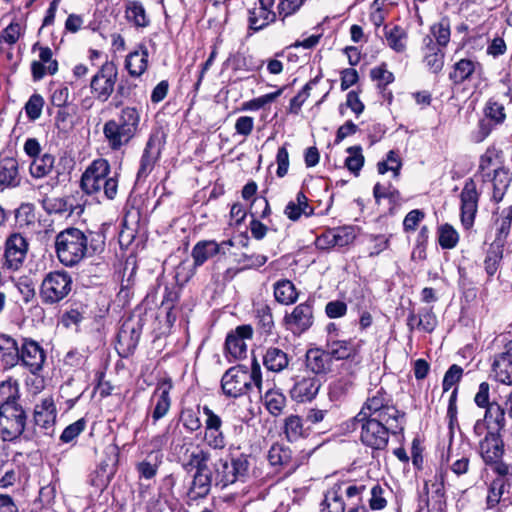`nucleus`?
<instances>
[{
	"label": "nucleus",
	"instance_id": "obj_1",
	"mask_svg": "<svg viewBox=\"0 0 512 512\" xmlns=\"http://www.w3.org/2000/svg\"><path fill=\"white\" fill-rule=\"evenodd\" d=\"M106 247L103 228L82 231L68 227L55 237V252L59 261L66 267H74L85 258L102 254Z\"/></svg>",
	"mask_w": 512,
	"mask_h": 512
},
{
	"label": "nucleus",
	"instance_id": "obj_2",
	"mask_svg": "<svg viewBox=\"0 0 512 512\" xmlns=\"http://www.w3.org/2000/svg\"><path fill=\"white\" fill-rule=\"evenodd\" d=\"M8 388L10 394L7 400L3 401L0 405V435L4 441H13L19 438L25 431L27 423V415L19 404V384L18 381L12 378L4 383L0 392Z\"/></svg>",
	"mask_w": 512,
	"mask_h": 512
},
{
	"label": "nucleus",
	"instance_id": "obj_3",
	"mask_svg": "<svg viewBox=\"0 0 512 512\" xmlns=\"http://www.w3.org/2000/svg\"><path fill=\"white\" fill-rule=\"evenodd\" d=\"M140 125V112L136 107H124L116 118L104 123L103 135L112 151L127 146L137 135Z\"/></svg>",
	"mask_w": 512,
	"mask_h": 512
},
{
	"label": "nucleus",
	"instance_id": "obj_4",
	"mask_svg": "<svg viewBox=\"0 0 512 512\" xmlns=\"http://www.w3.org/2000/svg\"><path fill=\"white\" fill-rule=\"evenodd\" d=\"M220 384L223 395L229 399L248 395L253 385L260 390L262 372L259 363L254 359L251 371L244 365L230 367L222 375Z\"/></svg>",
	"mask_w": 512,
	"mask_h": 512
},
{
	"label": "nucleus",
	"instance_id": "obj_5",
	"mask_svg": "<svg viewBox=\"0 0 512 512\" xmlns=\"http://www.w3.org/2000/svg\"><path fill=\"white\" fill-rule=\"evenodd\" d=\"M405 421L382 420L379 418L366 417V419L354 420V426L360 427L361 442L372 449L382 450L389 441V434L402 433Z\"/></svg>",
	"mask_w": 512,
	"mask_h": 512
},
{
	"label": "nucleus",
	"instance_id": "obj_6",
	"mask_svg": "<svg viewBox=\"0 0 512 512\" xmlns=\"http://www.w3.org/2000/svg\"><path fill=\"white\" fill-rule=\"evenodd\" d=\"M366 417L405 421V413L393 405L392 396L383 387L369 391L365 403L354 420H363Z\"/></svg>",
	"mask_w": 512,
	"mask_h": 512
},
{
	"label": "nucleus",
	"instance_id": "obj_7",
	"mask_svg": "<svg viewBox=\"0 0 512 512\" xmlns=\"http://www.w3.org/2000/svg\"><path fill=\"white\" fill-rule=\"evenodd\" d=\"M479 454L489 469L499 477H512V465L502 460L504 441L501 432L487 431L479 441Z\"/></svg>",
	"mask_w": 512,
	"mask_h": 512
},
{
	"label": "nucleus",
	"instance_id": "obj_8",
	"mask_svg": "<svg viewBox=\"0 0 512 512\" xmlns=\"http://www.w3.org/2000/svg\"><path fill=\"white\" fill-rule=\"evenodd\" d=\"M72 289V278L65 271L48 273L40 287L42 303L53 305L68 296Z\"/></svg>",
	"mask_w": 512,
	"mask_h": 512
},
{
	"label": "nucleus",
	"instance_id": "obj_9",
	"mask_svg": "<svg viewBox=\"0 0 512 512\" xmlns=\"http://www.w3.org/2000/svg\"><path fill=\"white\" fill-rule=\"evenodd\" d=\"M118 79V68L114 61L106 60L92 76L90 91L99 102H106L112 96Z\"/></svg>",
	"mask_w": 512,
	"mask_h": 512
},
{
	"label": "nucleus",
	"instance_id": "obj_10",
	"mask_svg": "<svg viewBox=\"0 0 512 512\" xmlns=\"http://www.w3.org/2000/svg\"><path fill=\"white\" fill-rule=\"evenodd\" d=\"M165 139L159 132H152L145 144L139 161L137 181H145L161 159Z\"/></svg>",
	"mask_w": 512,
	"mask_h": 512
},
{
	"label": "nucleus",
	"instance_id": "obj_11",
	"mask_svg": "<svg viewBox=\"0 0 512 512\" xmlns=\"http://www.w3.org/2000/svg\"><path fill=\"white\" fill-rule=\"evenodd\" d=\"M46 361V352L36 340L20 337L19 364L33 375H39Z\"/></svg>",
	"mask_w": 512,
	"mask_h": 512
},
{
	"label": "nucleus",
	"instance_id": "obj_12",
	"mask_svg": "<svg viewBox=\"0 0 512 512\" xmlns=\"http://www.w3.org/2000/svg\"><path fill=\"white\" fill-rule=\"evenodd\" d=\"M143 323L141 319H126L117 334L116 349L120 356L128 357L138 346L142 334Z\"/></svg>",
	"mask_w": 512,
	"mask_h": 512
},
{
	"label": "nucleus",
	"instance_id": "obj_13",
	"mask_svg": "<svg viewBox=\"0 0 512 512\" xmlns=\"http://www.w3.org/2000/svg\"><path fill=\"white\" fill-rule=\"evenodd\" d=\"M111 166L107 159L94 160L83 172L80 179V187L87 195L100 194L99 181L109 176Z\"/></svg>",
	"mask_w": 512,
	"mask_h": 512
},
{
	"label": "nucleus",
	"instance_id": "obj_14",
	"mask_svg": "<svg viewBox=\"0 0 512 512\" xmlns=\"http://www.w3.org/2000/svg\"><path fill=\"white\" fill-rule=\"evenodd\" d=\"M202 410L206 417L203 441L213 450H223L226 447V437L222 430V418L207 405Z\"/></svg>",
	"mask_w": 512,
	"mask_h": 512
},
{
	"label": "nucleus",
	"instance_id": "obj_15",
	"mask_svg": "<svg viewBox=\"0 0 512 512\" xmlns=\"http://www.w3.org/2000/svg\"><path fill=\"white\" fill-rule=\"evenodd\" d=\"M57 417V409L54 400L51 397L42 399L34 407L33 423L45 436H53L55 432V424Z\"/></svg>",
	"mask_w": 512,
	"mask_h": 512
},
{
	"label": "nucleus",
	"instance_id": "obj_16",
	"mask_svg": "<svg viewBox=\"0 0 512 512\" xmlns=\"http://www.w3.org/2000/svg\"><path fill=\"white\" fill-rule=\"evenodd\" d=\"M461 199V223L466 230H469L475 220L478 209L479 193L476 183L472 178L465 181L460 194Z\"/></svg>",
	"mask_w": 512,
	"mask_h": 512
},
{
	"label": "nucleus",
	"instance_id": "obj_17",
	"mask_svg": "<svg viewBox=\"0 0 512 512\" xmlns=\"http://www.w3.org/2000/svg\"><path fill=\"white\" fill-rule=\"evenodd\" d=\"M28 242L20 233H12L5 241L4 265L10 270H18L28 251Z\"/></svg>",
	"mask_w": 512,
	"mask_h": 512
},
{
	"label": "nucleus",
	"instance_id": "obj_18",
	"mask_svg": "<svg viewBox=\"0 0 512 512\" xmlns=\"http://www.w3.org/2000/svg\"><path fill=\"white\" fill-rule=\"evenodd\" d=\"M322 386L319 377L304 372L297 375L290 389L291 398L299 403L312 401Z\"/></svg>",
	"mask_w": 512,
	"mask_h": 512
},
{
	"label": "nucleus",
	"instance_id": "obj_19",
	"mask_svg": "<svg viewBox=\"0 0 512 512\" xmlns=\"http://www.w3.org/2000/svg\"><path fill=\"white\" fill-rule=\"evenodd\" d=\"M286 328L294 335H301L313 324V306L309 302L298 304L290 314L284 316Z\"/></svg>",
	"mask_w": 512,
	"mask_h": 512
},
{
	"label": "nucleus",
	"instance_id": "obj_20",
	"mask_svg": "<svg viewBox=\"0 0 512 512\" xmlns=\"http://www.w3.org/2000/svg\"><path fill=\"white\" fill-rule=\"evenodd\" d=\"M341 369L347 373H341L328 387V396L332 402L344 401L353 392L356 385L357 375L354 371H349L350 364H342Z\"/></svg>",
	"mask_w": 512,
	"mask_h": 512
},
{
	"label": "nucleus",
	"instance_id": "obj_21",
	"mask_svg": "<svg viewBox=\"0 0 512 512\" xmlns=\"http://www.w3.org/2000/svg\"><path fill=\"white\" fill-rule=\"evenodd\" d=\"M252 336L253 329L251 325H240L234 331L229 333L225 341V351L227 356H231L234 360L244 358L247 353L245 340L251 339Z\"/></svg>",
	"mask_w": 512,
	"mask_h": 512
},
{
	"label": "nucleus",
	"instance_id": "obj_22",
	"mask_svg": "<svg viewBox=\"0 0 512 512\" xmlns=\"http://www.w3.org/2000/svg\"><path fill=\"white\" fill-rule=\"evenodd\" d=\"M258 3L259 7L248 11V27L254 32L264 29L278 18L277 12L272 10L275 0H258Z\"/></svg>",
	"mask_w": 512,
	"mask_h": 512
},
{
	"label": "nucleus",
	"instance_id": "obj_23",
	"mask_svg": "<svg viewBox=\"0 0 512 512\" xmlns=\"http://www.w3.org/2000/svg\"><path fill=\"white\" fill-rule=\"evenodd\" d=\"M361 347L362 341L353 338L347 340L327 338L326 341V349L332 360H355L359 357Z\"/></svg>",
	"mask_w": 512,
	"mask_h": 512
},
{
	"label": "nucleus",
	"instance_id": "obj_24",
	"mask_svg": "<svg viewBox=\"0 0 512 512\" xmlns=\"http://www.w3.org/2000/svg\"><path fill=\"white\" fill-rule=\"evenodd\" d=\"M492 372L497 381L512 384V338L504 344L499 353L495 354Z\"/></svg>",
	"mask_w": 512,
	"mask_h": 512
},
{
	"label": "nucleus",
	"instance_id": "obj_25",
	"mask_svg": "<svg viewBox=\"0 0 512 512\" xmlns=\"http://www.w3.org/2000/svg\"><path fill=\"white\" fill-rule=\"evenodd\" d=\"M483 70L482 64L474 58H462L456 61L449 72V80L456 86L471 81L475 74Z\"/></svg>",
	"mask_w": 512,
	"mask_h": 512
},
{
	"label": "nucleus",
	"instance_id": "obj_26",
	"mask_svg": "<svg viewBox=\"0 0 512 512\" xmlns=\"http://www.w3.org/2000/svg\"><path fill=\"white\" fill-rule=\"evenodd\" d=\"M305 372L319 377L326 375L332 369V359L327 349L311 348L305 354Z\"/></svg>",
	"mask_w": 512,
	"mask_h": 512
},
{
	"label": "nucleus",
	"instance_id": "obj_27",
	"mask_svg": "<svg viewBox=\"0 0 512 512\" xmlns=\"http://www.w3.org/2000/svg\"><path fill=\"white\" fill-rule=\"evenodd\" d=\"M267 459L270 465L276 468V471H284V477L290 476L298 467L297 462L292 460L291 450L279 443L270 447Z\"/></svg>",
	"mask_w": 512,
	"mask_h": 512
},
{
	"label": "nucleus",
	"instance_id": "obj_28",
	"mask_svg": "<svg viewBox=\"0 0 512 512\" xmlns=\"http://www.w3.org/2000/svg\"><path fill=\"white\" fill-rule=\"evenodd\" d=\"M173 387L171 379H163L158 382L157 387L153 393L152 401L155 405L152 411L153 423H156L167 415L171 407L170 391Z\"/></svg>",
	"mask_w": 512,
	"mask_h": 512
},
{
	"label": "nucleus",
	"instance_id": "obj_29",
	"mask_svg": "<svg viewBox=\"0 0 512 512\" xmlns=\"http://www.w3.org/2000/svg\"><path fill=\"white\" fill-rule=\"evenodd\" d=\"M211 454L209 451L201 448L194 450L187 463L184 464V468L188 472H194L193 478H204L205 480H212V471L209 468V461Z\"/></svg>",
	"mask_w": 512,
	"mask_h": 512
},
{
	"label": "nucleus",
	"instance_id": "obj_30",
	"mask_svg": "<svg viewBox=\"0 0 512 512\" xmlns=\"http://www.w3.org/2000/svg\"><path fill=\"white\" fill-rule=\"evenodd\" d=\"M483 181H491L493 187L492 200L496 203L502 201L508 187L512 181V174L509 169L503 165L496 167L493 174L485 173L482 175Z\"/></svg>",
	"mask_w": 512,
	"mask_h": 512
},
{
	"label": "nucleus",
	"instance_id": "obj_31",
	"mask_svg": "<svg viewBox=\"0 0 512 512\" xmlns=\"http://www.w3.org/2000/svg\"><path fill=\"white\" fill-rule=\"evenodd\" d=\"M20 337L0 334V363L3 369H12L19 364Z\"/></svg>",
	"mask_w": 512,
	"mask_h": 512
},
{
	"label": "nucleus",
	"instance_id": "obj_32",
	"mask_svg": "<svg viewBox=\"0 0 512 512\" xmlns=\"http://www.w3.org/2000/svg\"><path fill=\"white\" fill-rule=\"evenodd\" d=\"M511 489V482H491L486 497L487 508L492 509L498 504L504 507L512 505Z\"/></svg>",
	"mask_w": 512,
	"mask_h": 512
},
{
	"label": "nucleus",
	"instance_id": "obj_33",
	"mask_svg": "<svg viewBox=\"0 0 512 512\" xmlns=\"http://www.w3.org/2000/svg\"><path fill=\"white\" fill-rule=\"evenodd\" d=\"M423 44L424 63L430 72L438 74L444 67V49L434 45L433 39L430 36L424 37Z\"/></svg>",
	"mask_w": 512,
	"mask_h": 512
},
{
	"label": "nucleus",
	"instance_id": "obj_34",
	"mask_svg": "<svg viewBox=\"0 0 512 512\" xmlns=\"http://www.w3.org/2000/svg\"><path fill=\"white\" fill-rule=\"evenodd\" d=\"M291 357L288 353L279 347H267L263 356L262 362L264 367L274 373H280L288 368Z\"/></svg>",
	"mask_w": 512,
	"mask_h": 512
},
{
	"label": "nucleus",
	"instance_id": "obj_35",
	"mask_svg": "<svg viewBox=\"0 0 512 512\" xmlns=\"http://www.w3.org/2000/svg\"><path fill=\"white\" fill-rule=\"evenodd\" d=\"M124 17L129 24L137 29L147 28L151 23L143 3L139 0L125 2Z\"/></svg>",
	"mask_w": 512,
	"mask_h": 512
},
{
	"label": "nucleus",
	"instance_id": "obj_36",
	"mask_svg": "<svg viewBox=\"0 0 512 512\" xmlns=\"http://www.w3.org/2000/svg\"><path fill=\"white\" fill-rule=\"evenodd\" d=\"M149 52L145 45H139V50L130 52L125 59V68L132 77L141 76L148 68Z\"/></svg>",
	"mask_w": 512,
	"mask_h": 512
},
{
	"label": "nucleus",
	"instance_id": "obj_37",
	"mask_svg": "<svg viewBox=\"0 0 512 512\" xmlns=\"http://www.w3.org/2000/svg\"><path fill=\"white\" fill-rule=\"evenodd\" d=\"M221 253V245L215 240H202L192 248L191 256L194 267L202 266L206 261Z\"/></svg>",
	"mask_w": 512,
	"mask_h": 512
},
{
	"label": "nucleus",
	"instance_id": "obj_38",
	"mask_svg": "<svg viewBox=\"0 0 512 512\" xmlns=\"http://www.w3.org/2000/svg\"><path fill=\"white\" fill-rule=\"evenodd\" d=\"M284 214L291 221H297L302 215L309 217L314 214V208L309 205L307 196L299 191L295 200L288 202L284 209Z\"/></svg>",
	"mask_w": 512,
	"mask_h": 512
},
{
	"label": "nucleus",
	"instance_id": "obj_39",
	"mask_svg": "<svg viewBox=\"0 0 512 512\" xmlns=\"http://www.w3.org/2000/svg\"><path fill=\"white\" fill-rule=\"evenodd\" d=\"M219 462L223 468V471L221 472L223 478H226L229 475L233 476L235 479L249 476L250 461L248 455L240 454L239 456L232 458L231 467H229L226 460L220 459Z\"/></svg>",
	"mask_w": 512,
	"mask_h": 512
},
{
	"label": "nucleus",
	"instance_id": "obj_40",
	"mask_svg": "<svg viewBox=\"0 0 512 512\" xmlns=\"http://www.w3.org/2000/svg\"><path fill=\"white\" fill-rule=\"evenodd\" d=\"M20 184L18 162L15 158L5 157L0 160V186L16 187Z\"/></svg>",
	"mask_w": 512,
	"mask_h": 512
},
{
	"label": "nucleus",
	"instance_id": "obj_41",
	"mask_svg": "<svg viewBox=\"0 0 512 512\" xmlns=\"http://www.w3.org/2000/svg\"><path fill=\"white\" fill-rule=\"evenodd\" d=\"M444 482H424L422 490L419 492V510L429 506L430 499L436 503H441L444 498Z\"/></svg>",
	"mask_w": 512,
	"mask_h": 512
},
{
	"label": "nucleus",
	"instance_id": "obj_42",
	"mask_svg": "<svg viewBox=\"0 0 512 512\" xmlns=\"http://www.w3.org/2000/svg\"><path fill=\"white\" fill-rule=\"evenodd\" d=\"M257 329L261 334L269 336L273 333L274 319L271 307L263 302L254 306Z\"/></svg>",
	"mask_w": 512,
	"mask_h": 512
},
{
	"label": "nucleus",
	"instance_id": "obj_43",
	"mask_svg": "<svg viewBox=\"0 0 512 512\" xmlns=\"http://www.w3.org/2000/svg\"><path fill=\"white\" fill-rule=\"evenodd\" d=\"M483 419L491 426L489 431L502 432L506 426V411L498 402L491 403L484 408Z\"/></svg>",
	"mask_w": 512,
	"mask_h": 512
},
{
	"label": "nucleus",
	"instance_id": "obj_44",
	"mask_svg": "<svg viewBox=\"0 0 512 512\" xmlns=\"http://www.w3.org/2000/svg\"><path fill=\"white\" fill-rule=\"evenodd\" d=\"M370 77L373 81L377 82V87L383 93V96L390 102L393 98L392 92H386L387 85L394 82V74L387 70V65L382 63L381 65L374 67L370 71Z\"/></svg>",
	"mask_w": 512,
	"mask_h": 512
},
{
	"label": "nucleus",
	"instance_id": "obj_45",
	"mask_svg": "<svg viewBox=\"0 0 512 512\" xmlns=\"http://www.w3.org/2000/svg\"><path fill=\"white\" fill-rule=\"evenodd\" d=\"M274 297L277 302L289 305L297 301L298 292L290 280L282 279L274 284Z\"/></svg>",
	"mask_w": 512,
	"mask_h": 512
},
{
	"label": "nucleus",
	"instance_id": "obj_46",
	"mask_svg": "<svg viewBox=\"0 0 512 512\" xmlns=\"http://www.w3.org/2000/svg\"><path fill=\"white\" fill-rule=\"evenodd\" d=\"M429 36L433 39L434 45L444 49L448 45L451 36L449 18L443 17L439 22L434 23L430 27Z\"/></svg>",
	"mask_w": 512,
	"mask_h": 512
},
{
	"label": "nucleus",
	"instance_id": "obj_47",
	"mask_svg": "<svg viewBox=\"0 0 512 512\" xmlns=\"http://www.w3.org/2000/svg\"><path fill=\"white\" fill-rule=\"evenodd\" d=\"M384 30L388 46L397 53L404 52L406 49L407 39V33L405 30L398 25H395L392 28L385 26Z\"/></svg>",
	"mask_w": 512,
	"mask_h": 512
},
{
	"label": "nucleus",
	"instance_id": "obj_48",
	"mask_svg": "<svg viewBox=\"0 0 512 512\" xmlns=\"http://www.w3.org/2000/svg\"><path fill=\"white\" fill-rule=\"evenodd\" d=\"M266 409L273 416L280 415L286 406V396L279 389H269L263 397Z\"/></svg>",
	"mask_w": 512,
	"mask_h": 512
},
{
	"label": "nucleus",
	"instance_id": "obj_49",
	"mask_svg": "<svg viewBox=\"0 0 512 512\" xmlns=\"http://www.w3.org/2000/svg\"><path fill=\"white\" fill-rule=\"evenodd\" d=\"M503 152L494 145L489 146L480 156L478 170L483 174L490 173L489 170L497 164H502Z\"/></svg>",
	"mask_w": 512,
	"mask_h": 512
},
{
	"label": "nucleus",
	"instance_id": "obj_50",
	"mask_svg": "<svg viewBox=\"0 0 512 512\" xmlns=\"http://www.w3.org/2000/svg\"><path fill=\"white\" fill-rule=\"evenodd\" d=\"M54 161V156L48 153H45L40 157L34 158L29 168L31 176L34 178L45 177L52 171Z\"/></svg>",
	"mask_w": 512,
	"mask_h": 512
},
{
	"label": "nucleus",
	"instance_id": "obj_51",
	"mask_svg": "<svg viewBox=\"0 0 512 512\" xmlns=\"http://www.w3.org/2000/svg\"><path fill=\"white\" fill-rule=\"evenodd\" d=\"M303 420L298 415H290L285 419L284 432L290 442L297 441L307 435Z\"/></svg>",
	"mask_w": 512,
	"mask_h": 512
},
{
	"label": "nucleus",
	"instance_id": "obj_52",
	"mask_svg": "<svg viewBox=\"0 0 512 512\" xmlns=\"http://www.w3.org/2000/svg\"><path fill=\"white\" fill-rule=\"evenodd\" d=\"M340 486L335 485L330 491L325 494L322 502V512H344L345 504L342 499Z\"/></svg>",
	"mask_w": 512,
	"mask_h": 512
},
{
	"label": "nucleus",
	"instance_id": "obj_53",
	"mask_svg": "<svg viewBox=\"0 0 512 512\" xmlns=\"http://www.w3.org/2000/svg\"><path fill=\"white\" fill-rule=\"evenodd\" d=\"M179 420L184 429L190 434L200 430L202 427L199 416V407L197 410H194L193 408H183L180 411Z\"/></svg>",
	"mask_w": 512,
	"mask_h": 512
},
{
	"label": "nucleus",
	"instance_id": "obj_54",
	"mask_svg": "<svg viewBox=\"0 0 512 512\" xmlns=\"http://www.w3.org/2000/svg\"><path fill=\"white\" fill-rule=\"evenodd\" d=\"M346 152L349 156L345 159V167L354 175L358 176L364 165L362 147L360 145L351 146L346 149Z\"/></svg>",
	"mask_w": 512,
	"mask_h": 512
},
{
	"label": "nucleus",
	"instance_id": "obj_55",
	"mask_svg": "<svg viewBox=\"0 0 512 512\" xmlns=\"http://www.w3.org/2000/svg\"><path fill=\"white\" fill-rule=\"evenodd\" d=\"M285 87L279 88L275 92H271L265 95H262L257 98H253L249 101L243 102L241 105L242 111H257L263 108L265 105L272 103L275 101L284 91Z\"/></svg>",
	"mask_w": 512,
	"mask_h": 512
},
{
	"label": "nucleus",
	"instance_id": "obj_56",
	"mask_svg": "<svg viewBox=\"0 0 512 512\" xmlns=\"http://www.w3.org/2000/svg\"><path fill=\"white\" fill-rule=\"evenodd\" d=\"M502 254L503 247L494 244L490 245L484 260L485 271L489 277L494 276V274L497 272L500 261L502 259Z\"/></svg>",
	"mask_w": 512,
	"mask_h": 512
},
{
	"label": "nucleus",
	"instance_id": "obj_57",
	"mask_svg": "<svg viewBox=\"0 0 512 512\" xmlns=\"http://www.w3.org/2000/svg\"><path fill=\"white\" fill-rule=\"evenodd\" d=\"M334 244L338 248L350 245L356 238V231L353 226H342L330 229Z\"/></svg>",
	"mask_w": 512,
	"mask_h": 512
},
{
	"label": "nucleus",
	"instance_id": "obj_58",
	"mask_svg": "<svg viewBox=\"0 0 512 512\" xmlns=\"http://www.w3.org/2000/svg\"><path fill=\"white\" fill-rule=\"evenodd\" d=\"M459 241L458 232L450 224H444L438 229V242L443 249H453Z\"/></svg>",
	"mask_w": 512,
	"mask_h": 512
},
{
	"label": "nucleus",
	"instance_id": "obj_59",
	"mask_svg": "<svg viewBox=\"0 0 512 512\" xmlns=\"http://www.w3.org/2000/svg\"><path fill=\"white\" fill-rule=\"evenodd\" d=\"M306 0H279L277 5V15L279 20L284 23L287 17L296 14L303 6Z\"/></svg>",
	"mask_w": 512,
	"mask_h": 512
},
{
	"label": "nucleus",
	"instance_id": "obj_60",
	"mask_svg": "<svg viewBox=\"0 0 512 512\" xmlns=\"http://www.w3.org/2000/svg\"><path fill=\"white\" fill-rule=\"evenodd\" d=\"M373 196L377 204H380L381 199H388L391 203L395 204L401 199L399 190L392 185L385 187L380 183H376L373 187Z\"/></svg>",
	"mask_w": 512,
	"mask_h": 512
},
{
	"label": "nucleus",
	"instance_id": "obj_61",
	"mask_svg": "<svg viewBox=\"0 0 512 512\" xmlns=\"http://www.w3.org/2000/svg\"><path fill=\"white\" fill-rule=\"evenodd\" d=\"M159 462V454L151 453L143 461L137 464L140 477L150 479L155 476Z\"/></svg>",
	"mask_w": 512,
	"mask_h": 512
},
{
	"label": "nucleus",
	"instance_id": "obj_62",
	"mask_svg": "<svg viewBox=\"0 0 512 512\" xmlns=\"http://www.w3.org/2000/svg\"><path fill=\"white\" fill-rule=\"evenodd\" d=\"M485 118L494 122V125L502 124L506 118L503 104L489 99L484 109Z\"/></svg>",
	"mask_w": 512,
	"mask_h": 512
},
{
	"label": "nucleus",
	"instance_id": "obj_63",
	"mask_svg": "<svg viewBox=\"0 0 512 512\" xmlns=\"http://www.w3.org/2000/svg\"><path fill=\"white\" fill-rule=\"evenodd\" d=\"M119 174L115 172H110L109 176L99 181L100 193H103V196L108 200H113L118 191V180Z\"/></svg>",
	"mask_w": 512,
	"mask_h": 512
},
{
	"label": "nucleus",
	"instance_id": "obj_64",
	"mask_svg": "<svg viewBox=\"0 0 512 512\" xmlns=\"http://www.w3.org/2000/svg\"><path fill=\"white\" fill-rule=\"evenodd\" d=\"M418 329L426 333H432L437 326V317L432 307H423L419 311Z\"/></svg>",
	"mask_w": 512,
	"mask_h": 512
}]
</instances>
